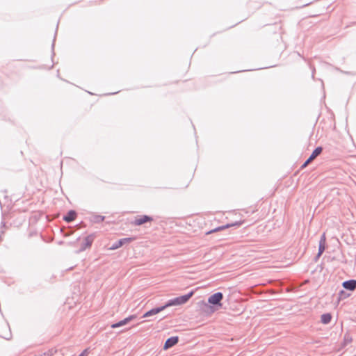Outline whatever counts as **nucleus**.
I'll return each mask as SVG.
<instances>
[{"mask_svg": "<svg viewBox=\"0 0 356 356\" xmlns=\"http://www.w3.org/2000/svg\"><path fill=\"white\" fill-rule=\"evenodd\" d=\"M178 341L179 337L177 336L169 337L168 339H167L164 343L163 349L168 350L172 348V346H175L178 343Z\"/></svg>", "mask_w": 356, "mask_h": 356, "instance_id": "9", "label": "nucleus"}, {"mask_svg": "<svg viewBox=\"0 0 356 356\" xmlns=\"http://www.w3.org/2000/svg\"><path fill=\"white\" fill-rule=\"evenodd\" d=\"M325 244L319 243V245H318V253H317V254H316V256L315 257V261H316L322 255V254L325 251Z\"/></svg>", "mask_w": 356, "mask_h": 356, "instance_id": "15", "label": "nucleus"}, {"mask_svg": "<svg viewBox=\"0 0 356 356\" xmlns=\"http://www.w3.org/2000/svg\"><path fill=\"white\" fill-rule=\"evenodd\" d=\"M323 151L322 147H317L312 152V154L305 161V162L302 165L301 168H305L307 165H308L314 159H316L318 155L321 154Z\"/></svg>", "mask_w": 356, "mask_h": 356, "instance_id": "5", "label": "nucleus"}, {"mask_svg": "<svg viewBox=\"0 0 356 356\" xmlns=\"http://www.w3.org/2000/svg\"><path fill=\"white\" fill-rule=\"evenodd\" d=\"M342 286L344 289L349 291H354L356 289V280H349L344 281L342 283Z\"/></svg>", "mask_w": 356, "mask_h": 356, "instance_id": "12", "label": "nucleus"}, {"mask_svg": "<svg viewBox=\"0 0 356 356\" xmlns=\"http://www.w3.org/2000/svg\"><path fill=\"white\" fill-rule=\"evenodd\" d=\"M88 353V350H85L79 356H87Z\"/></svg>", "mask_w": 356, "mask_h": 356, "instance_id": "19", "label": "nucleus"}, {"mask_svg": "<svg viewBox=\"0 0 356 356\" xmlns=\"http://www.w3.org/2000/svg\"><path fill=\"white\" fill-rule=\"evenodd\" d=\"M152 221H153V218L152 216L143 215L136 217L132 224L136 226H140L146 222H150Z\"/></svg>", "mask_w": 356, "mask_h": 356, "instance_id": "6", "label": "nucleus"}, {"mask_svg": "<svg viewBox=\"0 0 356 356\" xmlns=\"http://www.w3.org/2000/svg\"><path fill=\"white\" fill-rule=\"evenodd\" d=\"M105 219V217L100 215H95L93 218V221L96 223H99L103 222Z\"/></svg>", "mask_w": 356, "mask_h": 356, "instance_id": "16", "label": "nucleus"}, {"mask_svg": "<svg viewBox=\"0 0 356 356\" xmlns=\"http://www.w3.org/2000/svg\"><path fill=\"white\" fill-rule=\"evenodd\" d=\"M165 309V305L153 308V309L147 311V312H145L143 315L142 318H147V317H150L152 316L156 315V314H159V312L163 311Z\"/></svg>", "mask_w": 356, "mask_h": 356, "instance_id": "11", "label": "nucleus"}, {"mask_svg": "<svg viewBox=\"0 0 356 356\" xmlns=\"http://www.w3.org/2000/svg\"><path fill=\"white\" fill-rule=\"evenodd\" d=\"M136 318V316L135 315H131L127 318H125L123 320H121L115 323H113L111 325V327L112 328H118V327H122V326H124L125 325H127L128 323H129L130 321H131L133 319Z\"/></svg>", "mask_w": 356, "mask_h": 356, "instance_id": "10", "label": "nucleus"}, {"mask_svg": "<svg viewBox=\"0 0 356 356\" xmlns=\"http://www.w3.org/2000/svg\"><path fill=\"white\" fill-rule=\"evenodd\" d=\"M332 320V315L330 313H325L321 315V321L323 324H328Z\"/></svg>", "mask_w": 356, "mask_h": 356, "instance_id": "14", "label": "nucleus"}, {"mask_svg": "<svg viewBox=\"0 0 356 356\" xmlns=\"http://www.w3.org/2000/svg\"><path fill=\"white\" fill-rule=\"evenodd\" d=\"M242 223H243V221H236L235 222H233V223H228L225 225H222V226L218 227L213 229H211V230L207 232L206 234H210L211 233L222 231V230H224L225 229H227V228H229L232 227H235V226L239 227L242 225Z\"/></svg>", "mask_w": 356, "mask_h": 356, "instance_id": "7", "label": "nucleus"}, {"mask_svg": "<svg viewBox=\"0 0 356 356\" xmlns=\"http://www.w3.org/2000/svg\"><path fill=\"white\" fill-rule=\"evenodd\" d=\"M76 212L74 210H70L63 218V220L67 222H71L75 220Z\"/></svg>", "mask_w": 356, "mask_h": 356, "instance_id": "13", "label": "nucleus"}, {"mask_svg": "<svg viewBox=\"0 0 356 356\" xmlns=\"http://www.w3.org/2000/svg\"><path fill=\"white\" fill-rule=\"evenodd\" d=\"M95 237V236L94 234H91L87 236L86 237H85L83 239V241L82 242V243L81 245L79 251L83 252V251H85L87 248H90L94 241Z\"/></svg>", "mask_w": 356, "mask_h": 356, "instance_id": "4", "label": "nucleus"}, {"mask_svg": "<svg viewBox=\"0 0 356 356\" xmlns=\"http://www.w3.org/2000/svg\"><path fill=\"white\" fill-rule=\"evenodd\" d=\"M135 240L134 237H128V238H122L115 242L112 246L110 248L111 250H117L119 248L122 247L123 245L126 243H129Z\"/></svg>", "mask_w": 356, "mask_h": 356, "instance_id": "8", "label": "nucleus"}, {"mask_svg": "<svg viewBox=\"0 0 356 356\" xmlns=\"http://www.w3.org/2000/svg\"><path fill=\"white\" fill-rule=\"evenodd\" d=\"M193 294L194 291H191L187 294L169 300L164 305L165 308H167L171 306L181 305L185 304L189 300V299L193 296Z\"/></svg>", "mask_w": 356, "mask_h": 356, "instance_id": "2", "label": "nucleus"}, {"mask_svg": "<svg viewBox=\"0 0 356 356\" xmlns=\"http://www.w3.org/2000/svg\"><path fill=\"white\" fill-rule=\"evenodd\" d=\"M340 298H345L346 297V294L343 291H341L339 293Z\"/></svg>", "mask_w": 356, "mask_h": 356, "instance_id": "18", "label": "nucleus"}, {"mask_svg": "<svg viewBox=\"0 0 356 356\" xmlns=\"http://www.w3.org/2000/svg\"><path fill=\"white\" fill-rule=\"evenodd\" d=\"M325 241H326L325 234L323 233L321 236L319 243L325 244Z\"/></svg>", "mask_w": 356, "mask_h": 356, "instance_id": "17", "label": "nucleus"}, {"mask_svg": "<svg viewBox=\"0 0 356 356\" xmlns=\"http://www.w3.org/2000/svg\"><path fill=\"white\" fill-rule=\"evenodd\" d=\"M54 42L52 44V48L54 49Z\"/></svg>", "mask_w": 356, "mask_h": 356, "instance_id": "20", "label": "nucleus"}, {"mask_svg": "<svg viewBox=\"0 0 356 356\" xmlns=\"http://www.w3.org/2000/svg\"><path fill=\"white\" fill-rule=\"evenodd\" d=\"M223 299V294L221 292H216L209 297L208 303L211 305H208V304L205 303V306L207 307L211 312H214L220 307H222L221 301Z\"/></svg>", "mask_w": 356, "mask_h": 356, "instance_id": "1", "label": "nucleus"}, {"mask_svg": "<svg viewBox=\"0 0 356 356\" xmlns=\"http://www.w3.org/2000/svg\"><path fill=\"white\" fill-rule=\"evenodd\" d=\"M0 337L7 340L10 339L11 332L9 325L7 323L0 324Z\"/></svg>", "mask_w": 356, "mask_h": 356, "instance_id": "3", "label": "nucleus"}]
</instances>
